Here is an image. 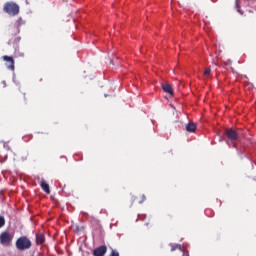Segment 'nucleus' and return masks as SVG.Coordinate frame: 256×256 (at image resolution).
<instances>
[{
	"label": "nucleus",
	"instance_id": "obj_1",
	"mask_svg": "<svg viewBox=\"0 0 256 256\" xmlns=\"http://www.w3.org/2000/svg\"><path fill=\"white\" fill-rule=\"evenodd\" d=\"M15 245L18 251H27L31 247H33L31 239H29V237L27 236H20L19 238H17Z\"/></svg>",
	"mask_w": 256,
	"mask_h": 256
},
{
	"label": "nucleus",
	"instance_id": "obj_2",
	"mask_svg": "<svg viewBox=\"0 0 256 256\" xmlns=\"http://www.w3.org/2000/svg\"><path fill=\"white\" fill-rule=\"evenodd\" d=\"M3 11L14 17L15 15H19V5L15 2H7L3 7Z\"/></svg>",
	"mask_w": 256,
	"mask_h": 256
},
{
	"label": "nucleus",
	"instance_id": "obj_3",
	"mask_svg": "<svg viewBox=\"0 0 256 256\" xmlns=\"http://www.w3.org/2000/svg\"><path fill=\"white\" fill-rule=\"evenodd\" d=\"M224 134L226 135L228 141H231V143H234V141H237L239 139V133L233 128L226 129Z\"/></svg>",
	"mask_w": 256,
	"mask_h": 256
},
{
	"label": "nucleus",
	"instance_id": "obj_4",
	"mask_svg": "<svg viewBox=\"0 0 256 256\" xmlns=\"http://www.w3.org/2000/svg\"><path fill=\"white\" fill-rule=\"evenodd\" d=\"M12 241H13V236L9 232L5 231L0 234L1 245H6V247H8V245H11Z\"/></svg>",
	"mask_w": 256,
	"mask_h": 256
},
{
	"label": "nucleus",
	"instance_id": "obj_5",
	"mask_svg": "<svg viewBox=\"0 0 256 256\" xmlns=\"http://www.w3.org/2000/svg\"><path fill=\"white\" fill-rule=\"evenodd\" d=\"M3 61L5 62V66L9 71H15V60L11 56H3L2 57Z\"/></svg>",
	"mask_w": 256,
	"mask_h": 256
},
{
	"label": "nucleus",
	"instance_id": "obj_6",
	"mask_svg": "<svg viewBox=\"0 0 256 256\" xmlns=\"http://www.w3.org/2000/svg\"><path fill=\"white\" fill-rule=\"evenodd\" d=\"M94 256H105L107 255V247L105 245L99 246L93 251Z\"/></svg>",
	"mask_w": 256,
	"mask_h": 256
},
{
	"label": "nucleus",
	"instance_id": "obj_7",
	"mask_svg": "<svg viewBox=\"0 0 256 256\" xmlns=\"http://www.w3.org/2000/svg\"><path fill=\"white\" fill-rule=\"evenodd\" d=\"M36 245H43L45 243V234L43 233H36Z\"/></svg>",
	"mask_w": 256,
	"mask_h": 256
},
{
	"label": "nucleus",
	"instance_id": "obj_8",
	"mask_svg": "<svg viewBox=\"0 0 256 256\" xmlns=\"http://www.w3.org/2000/svg\"><path fill=\"white\" fill-rule=\"evenodd\" d=\"M162 89L165 93H168V95H173L174 93L173 86H171L169 83L162 84Z\"/></svg>",
	"mask_w": 256,
	"mask_h": 256
},
{
	"label": "nucleus",
	"instance_id": "obj_9",
	"mask_svg": "<svg viewBox=\"0 0 256 256\" xmlns=\"http://www.w3.org/2000/svg\"><path fill=\"white\" fill-rule=\"evenodd\" d=\"M186 131L188 133H195V131H197V124L193 123V122H189L186 125Z\"/></svg>",
	"mask_w": 256,
	"mask_h": 256
},
{
	"label": "nucleus",
	"instance_id": "obj_10",
	"mask_svg": "<svg viewBox=\"0 0 256 256\" xmlns=\"http://www.w3.org/2000/svg\"><path fill=\"white\" fill-rule=\"evenodd\" d=\"M40 186H41V189H43V191L45 193H47V195H50L51 194V189L49 188V184H47V182L45 181H42L40 183Z\"/></svg>",
	"mask_w": 256,
	"mask_h": 256
},
{
	"label": "nucleus",
	"instance_id": "obj_11",
	"mask_svg": "<svg viewBox=\"0 0 256 256\" xmlns=\"http://www.w3.org/2000/svg\"><path fill=\"white\" fill-rule=\"evenodd\" d=\"M12 33H14V35H17L18 33H20L19 24H17L12 28Z\"/></svg>",
	"mask_w": 256,
	"mask_h": 256
},
{
	"label": "nucleus",
	"instance_id": "obj_12",
	"mask_svg": "<svg viewBox=\"0 0 256 256\" xmlns=\"http://www.w3.org/2000/svg\"><path fill=\"white\" fill-rule=\"evenodd\" d=\"M2 227H5V217L0 216V229H1Z\"/></svg>",
	"mask_w": 256,
	"mask_h": 256
},
{
	"label": "nucleus",
	"instance_id": "obj_13",
	"mask_svg": "<svg viewBox=\"0 0 256 256\" xmlns=\"http://www.w3.org/2000/svg\"><path fill=\"white\" fill-rule=\"evenodd\" d=\"M177 249H179V250L181 251V245L176 244V245H173V246L171 247V251H177Z\"/></svg>",
	"mask_w": 256,
	"mask_h": 256
},
{
	"label": "nucleus",
	"instance_id": "obj_14",
	"mask_svg": "<svg viewBox=\"0 0 256 256\" xmlns=\"http://www.w3.org/2000/svg\"><path fill=\"white\" fill-rule=\"evenodd\" d=\"M204 75L205 77H209V75H211V68H206L204 71Z\"/></svg>",
	"mask_w": 256,
	"mask_h": 256
},
{
	"label": "nucleus",
	"instance_id": "obj_15",
	"mask_svg": "<svg viewBox=\"0 0 256 256\" xmlns=\"http://www.w3.org/2000/svg\"><path fill=\"white\" fill-rule=\"evenodd\" d=\"M109 256H119L117 250H112Z\"/></svg>",
	"mask_w": 256,
	"mask_h": 256
},
{
	"label": "nucleus",
	"instance_id": "obj_16",
	"mask_svg": "<svg viewBox=\"0 0 256 256\" xmlns=\"http://www.w3.org/2000/svg\"><path fill=\"white\" fill-rule=\"evenodd\" d=\"M146 197H145V194H142L140 196V200H139V203H143V201H145Z\"/></svg>",
	"mask_w": 256,
	"mask_h": 256
},
{
	"label": "nucleus",
	"instance_id": "obj_17",
	"mask_svg": "<svg viewBox=\"0 0 256 256\" xmlns=\"http://www.w3.org/2000/svg\"><path fill=\"white\" fill-rule=\"evenodd\" d=\"M4 149L6 151H11V148L9 147V144H7V143L4 144Z\"/></svg>",
	"mask_w": 256,
	"mask_h": 256
},
{
	"label": "nucleus",
	"instance_id": "obj_18",
	"mask_svg": "<svg viewBox=\"0 0 256 256\" xmlns=\"http://www.w3.org/2000/svg\"><path fill=\"white\" fill-rule=\"evenodd\" d=\"M182 256H189V252L184 251Z\"/></svg>",
	"mask_w": 256,
	"mask_h": 256
},
{
	"label": "nucleus",
	"instance_id": "obj_19",
	"mask_svg": "<svg viewBox=\"0 0 256 256\" xmlns=\"http://www.w3.org/2000/svg\"><path fill=\"white\" fill-rule=\"evenodd\" d=\"M24 100H26L25 94H24Z\"/></svg>",
	"mask_w": 256,
	"mask_h": 256
},
{
	"label": "nucleus",
	"instance_id": "obj_20",
	"mask_svg": "<svg viewBox=\"0 0 256 256\" xmlns=\"http://www.w3.org/2000/svg\"><path fill=\"white\" fill-rule=\"evenodd\" d=\"M233 147H235V144H233Z\"/></svg>",
	"mask_w": 256,
	"mask_h": 256
},
{
	"label": "nucleus",
	"instance_id": "obj_21",
	"mask_svg": "<svg viewBox=\"0 0 256 256\" xmlns=\"http://www.w3.org/2000/svg\"><path fill=\"white\" fill-rule=\"evenodd\" d=\"M63 1H67V0H63Z\"/></svg>",
	"mask_w": 256,
	"mask_h": 256
}]
</instances>
